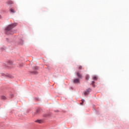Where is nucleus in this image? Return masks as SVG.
<instances>
[{"label":"nucleus","mask_w":129,"mask_h":129,"mask_svg":"<svg viewBox=\"0 0 129 129\" xmlns=\"http://www.w3.org/2000/svg\"><path fill=\"white\" fill-rule=\"evenodd\" d=\"M23 63H19V67H23Z\"/></svg>","instance_id":"obj_13"},{"label":"nucleus","mask_w":129,"mask_h":129,"mask_svg":"<svg viewBox=\"0 0 129 129\" xmlns=\"http://www.w3.org/2000/svg\"><path fill=\"white\" fill-rule=\"evenodd\" d=\"M40 113V109H38L35 113V114H38Z\"/></svg>","instance_id":"obj_7"},{"label":"nucleus","mask_w":129,"mask_h":129,"mask_svg":"<svg viewBox=\"0 0 129 129\" xmlns=\"http://www.w3.org/2000/svg\"><path fill=\"white\" fill-rule=\"evenodd\" d=\"M82 66H79V70H82Z\"/></svg>","instance_id":"obj_14"},{"label":"nucleus","mask_w":129,"mask_h":129,"mask_svg":"<svg viewBox=\"0 0 129 129\" xmlns=\"http://www.w3.org/2000/svg\"><path fill=\"white\" fill-rule=\"evenodd\" d=\"M86 80H89V76L86 75Z\"/></svg>","instance_id":"obj_12"},{"label":"nucleus","mask_w":129,"mask_h":129,"mask_svg":"<svg viewBox=\"0 0 129 129\" xmlns=\"http://www.w3.org/2000/svg\"><path fill=\"white\" fill-rule=\"evenodd\" d=\"M94 83H95L94 81H93L92 83L93 86H94Z\"/></svg>","instance_id":"obj_17"},{"label":"nucleus","mask_w":129,"mask_h":129,"mask_svg":"<svg viewBox=\"0 0 129 129\" xmlns=\"http://www.w3.org/2000/svg\"><path fill=\"white\" fill-rule=\"evenodd\" d=\"M10 12L11 13H12V14H15V13H16V11H15V10L13 8L10 9Z\"/></svg>","instance_id":"obj_6"},{"label":"nucleus","mask_w":129,"mask_h":129,"mask_svg":"<svg viewBox=\"0 0 129 129\" xmlns=\"http://www.w3.org/2000/svg\"><path fill=\"white\" fill-rule=\"evenodd\" d=\"M84 101H85V100H82V102L80 103V104L82 105V104H83V103L84 102Z\"/></svg>","instance_id":"obj_16"},{"label":"nucleus","mask_w":129,"mask_h":129,"mask_svg":"<svg viewBox=\"0 0 129 129\" xmlns=\"http://www.w3.org/2000/svg\"><path fill=\"white\" fill-rule=\"evenodd\" d=\"M1 98L2 99H3V100H6V99H7V98L6 97V96H1Z\"/></svg>","instance_id":"obj_10"},{"label":"nucleus","mask_w":129,"mask_h":129,"mask_svg":"<svg viewBox=\"0 0 129 129\" xmlns=\"http://www.w3.org/2000/svg\"><path fill=\"white\" fill-rule=\"evenodd\" d=\"M33 69H35V70H38L39 68H38V67H34Z\"/></svg>","instance_id":"obj_11"},{"label":"nucleus","mask_w":129,"mask_h":129,"mask_svg":"<svg viewBox=\"0 0 129 129\" xmlns=\"http://www.w3.org/2000/svg\"><path fill=\"white\" fill-rule=\"evenodd\" d=\"M93 79L94 80H97V77H96V76H95V77H94L93 78Z\"/></svg>","instance_id":"obj_15"},{"label":"nucleus","mask_w":129,"mask_h":129,"mask_svg":"<svg viewBox=\"0 0 129 129\" xmlns=\"http://www.w3.org/2000/svg\"><path fill=\"white\" fill-rule=\"evenodd\" d=\"M91 91L90 89H88L86 91L84 92L85 95H88V93H89Z\"/></svg>","instance_id":"obj_3"},{"label":"nucleus","mask_w":129,"mask_h":129,"mask_svg":"<svg viewBox=\"0 0 129 129\" xmlns=\"http://www.w3.org/2000/svg\"><path fill=\"white\" fill-rule=\"evenodd\" d=\"M7 4L8 5H14V2H13L12 1H8L7 2Z\"/></svg>","instance_id":"obj_5"},{"label":"nucleus","mask_w":129,"mask_h":129,"mask_svg":"<svg viewBox=\"0 0 129 129\" xmlns=\"http://www.w3.org/2000/svg\"><path fill=\"white\" fill-rule=\"evenodd\" d=\"M74 83H80L79 79H75L74 80Z\"/></svg>","instance_id":"obj_4"},{"label":"nucleus","mask_w":129,"mask_h":129,"mask_svg":"<svg viewBox=\"0 0 129 129\" xmlns=\"http://www.w3.org/2000/svg\"><path fill=\"white\" fill-rule=\"evenodd\" d=\"M0 19H1V15H0Z\"/></svg>","instance_id":"obj_18"},{"label":"nucleus","mask_w":129,"mask_h":129,"mask_svg":"<svg viewBox=\"0 0 129 129\" xmlns=\"http://www.w3.org/2000/svg\"><path fill=\"white\" fill-rule=\"evenodd\" d=\"M42 120H37L35 121V122H38V123H42Z\"/></svg>","instance_id":"obj_8"},{"label":"nucleus","mask_w":129,"mask_h":129,"mask_svg":"<svg viewBox=\"0 0 129 129\" xmlns=\"http://www.w3.org/2000/svg\"><path fill=\"white\" fill-rule=\"evenodd\" d=\"M17 26V24H12L11 25H9L6 29H5V32L6 34H10L11 35H13L14 34V32L12 31L15 27Z\"/></svg>","instance_id":"obj_1"},{"label":"nucleus","mask_w":129,"mask_h":129,"mask_svg":"<svg viewBox=\"0 0 129 129\" xmlns=\"http://www.w3.org/2000/svg\"><path fill=\"white\" fill-rule=\"evenodd\" d=\"M31 73H32V74H38V72L37 71H33V72H31Z\"/></svg>","instance_id":"obj_9"},{"label":"nucleus","mask_w":129,"mask_h":129,"mask_svg":"<svg viewBox=\"0 0 129 129\" xmlns=\"http://www.w3.org/2000/svg\"><path fill=\"white\" fill-rule=\"evenodd\" d=\"M77 76L78 77H79V78H80L81 79H82L83 78V76H82V75L81 74V73L79 72H77Z\"/></svg>","instance_id":"obj_2"}]
</instances>
